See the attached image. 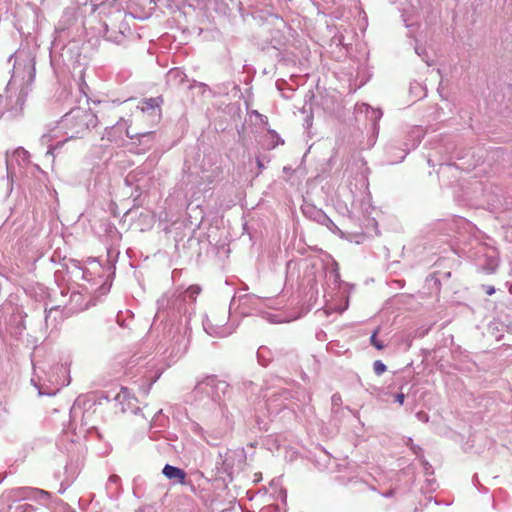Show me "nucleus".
Segmentation results:
<instances>
[{"label":"nucleus","instance_id":"7ed1b4c3","mask_svg":"<svg viewBox=\"0 0 512 512\" xmlns=\"http://www.w3.org/2000/svg\"><path fill=\"white\" fill-rule=\"evenodd\" d=\"M162 473L168 479H176L178 481V483H180L181 485L185 484L186 473L178 467H174L172 465L166 464L162 470Z\"/></svg>","mask_w":512,"mask_h":512},{"label":"nucleus","instance_id":"39448f33","mask_svg":"<svg viewBox=\"0 0 512 512\" xmlns=\"http://www.w3.org/2000/svg\"><path fill=\"white\" fill-rule=\"evenodd\" d=\"M202 289L199 285H190L186 290V296L191 300H196L197 296L201 293Z\"/></svg>","mask_w":512,"mask_h":512},{"label":"nucleus","instance_id":"0eeeda50","mask_svg":"<svg viewBox=\"0 0 512 512\" xmlns=\"http://www.w3.org/2000/svg\"><path fill=\"white\" fill-rule=\"evenodd\" d=\"M386 369V365L380 360L375 361L373 364V370L375 374L378 376L382 375L386 371Z\"/></svg>","mask_w":512,"mask_h":512},{"label":"nucleus","instance_id":"9b49d317","mask_svg":"<svg viewBox=\"0 0 512 512\" xmlns=\"http://www.w3.org/2000/svg\"><path fill=\"white\" fill-rule=\"evenodd\" d=\"M258 167H259V168H262V167H263V165H262V163H261L260 161H258Z\"/></svg>","mask_w":512,"mask_h":512},{"label":"nucleus","instance_id":"ddd939ff","mask_svg":"<svg viewBox=\"0 0 512 512\" xmlns=\"http://www.w3.org/2000/svg\"><path fill=\"white\" fill-rule=\"evenodd\" d=\"M116 476H111L112 481H115Z\"/></svg>","mask_w":512,"mask_h":512},{"label":"nucleus","instance_id":"1a4fd4ad","mask_svg":"<svg viewBox=\"0 0 512 512\" xmlns=\"http://www.w3.org/2000/svg\"><path fill=\"white\" fill-rule=\"evenodd\" d=\"M405 395L404 393L400 392L396 395V401L399 403V405L404 404Z\"/></svg>","mask_w":512,"mask_h":512},{"label":"nucleus","instance_id":"423d86ee","mask_svg":"<svg viewBox=\"0 0 512 512\" xmlns=\"http://www.w3.org/2000/svg\"><path fill=\"white\" fill-rule=\"evenodd\" d=\"M379 331H380V328H377V329L373 332V334H372V335H371V337H370V343H371V345H372V346H374L376 349H378V350H383V349H384V345H383V343L377 339V334L379 333Z\"/></svg>","mask_w":512,"mask_h":512},{"label":"nucleus","instance_id":"9d476101","mask_svg":"<svg viewBox=\"0 0 512 512\" xmlns=\"http://www.w3.org/2000/svg\"><path fill=\"white\" fill-rule=\"evenodd\" d=\"M495 291L494 287H490L488 290H487V294L491 295L493 294Z\"/></svg>","mask_w":512,"mask_h":512},{"label":"nucleus","instance_id":"20e7f679","mask_svg":"<svg viewBox=\"0 0 512 512\" xmlns=\"http://www.w3.org/2000/svg\"><path fill=\"white\" fill-rule=\"evenodd\" d=\"M162 103H163L162 97L150 98V99L142 101L139 108L143 113H145V112L150 113V112H156V111L160 112V106Z\"/></svg>","mask_w":512,"mask_h":512},{"label":"nucleus","instance_id":"f8f14e48","mask_svg":"<svg viewBox=\"0 0 512 512\" xmlns=\"http://www.w3.org/2000/svg\"><path fill=\"white\" fill-rule=\"evenodd\" d=\"M116 476H111L112 481H115Z\"/></svg>","mask_w":512,"mask_h":512},{"label":"nucleus","instance_id":"f257e3e1","mask_svg":"<svg viewBox=\"0 0 512 512\" xmlns=\"http://www.w3.org/2000/svg\"><path fill=\"white\" fill-rule=\"evenodd\" d=\"M72 118L76 121L77 134L83 133L89 130L91 127H95L97 124V117L91 111V109H77L72 112Z\"/></svg>","mask_w":512,"mask_h":512},{"label":"nucleus","instance_id":"f03ea898","mask_svg":"<svg viewBox=\"0 0 512 512\" xmlns=\"http://www.w3.org/2000/svg\"><path fill=\"white\" fill-rule=\"evenodd\" d=\"M34 494H39L43 497H48V493L44 490L31 489V488H17L10 491L11 498L13 500L31 498Z\"/></svg>","mask_w":512,"mask_h":512},{"label":"nucleus","instance_id":"6e6552de","mask_svg":"<svg viewBox=\"0 0 512 512\" xmlns=\"http://www.w3.org/2000/svg\"><path fill=\"white\" fill-rule=\"evenodd\" d=\"M21 512H35V508L29 504H23L18 507Z\"/></svg>","mask_w":512,"mask_h":512}]
</instances>
